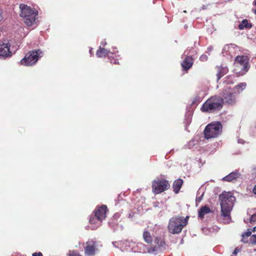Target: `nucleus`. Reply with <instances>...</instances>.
Instances as JSON below:
<instances>
[{
	"label": "nucleus",
	"instance_id": "f257e3e1",
	"mask_svg": "<svg viewBox=\"0 0 256 256\" xmlns=\"http://www.w3.org/2000/svg\"><path fill=\"white\" fill-rule=\"evenodd\" d=\"M219 199L220 201L221 215L224 218V222L228 224L230 222V212L236 198L232 192H224L220 195Z\"/></svg>",
	"mask_w": 256,
	"mask_h": 256
},
{
	"label": "nucleus",
	"instance_id": "f03ea898",
	"mask_svg": "<svg viewBox=\"0 0 256 256\" xmlns=\"http://www.w3.org/2000/svg\"><path fill=\"white\" fill-rule=\"evenodd\" d=\"M223 99L220 96H214L210 97L202 106V112H213L220 110L222 108Z\"/></svg>",
	"mask_w": 256,
	"mask_h": 256
},
{
	"label": "nucleus",
	"instance_id": "7ed1b4c3",
	"mask_svg": "<svg viewBox=\"0 0 256 256\" xmlns=\"http://www.w3.org/2000/svg\"><path fill=\"white\" fill-rule=\"evenodd\" d=\"M20 8L21 11L20 16L24 18V23L28 26H31L36 18L38 11L24 4H20Z\"/></svg>",
	"mask_w": 256,
	"mask_h": 256
},
{
	"label": "nucleus",
	"instance_id": "20e7f679",
	"mask_svg": "<svg viewBox=\"0 0 256 256\" xmlns=\"http://www.w3.org/2000/svg\"><path fill=\"white\" fill-rule=\"evenodd\" d=\"M188 216L186 218L182 216H174L169 220L168 229L169 232L172 234L180 233L184 226H185L188 222L187 219Z\"/></svg>",
	"mask_w": 256,
	"mask_h": 256
},
{
	"label": "nucleus",
	"instance_id": "39448f33",
	"mask_svg": "<svg viewBox=\"0 0 256 256\" xmlns=\"http://www.w3.org/2000/svg\"><path fill=\"white\" fill-rule=\"evenodd\" d=\"M234 72L238 76L245 74L248 70V61L245 56H238L234 62Z\"/></svg>",
	"mask_w": 256,
	"mask_h": 256
},
{
	"label": "nucleus",
	"instance_id": "423d86ee",
	"mask_svg": "<svg viewBox=\"0 0 256 256\" xmlns=\"http://www.w3.org/2000/svg\"><path fill=\"white\" fill-rule=\"evenodd\" d=\"M222 130V125L220 122L210 124L204 129V136L207 139L217 137L221 134Z\"/></svg>",
	"mask_w": 256,
	"mask_h": 256
},
{
	"label": "nucleus",
	"instance_id": "0eeeda50",
	"mask_svg": "<svg viewBox=\"0 0 256 256\" xmlns=\"http://www.w3.org/2000/svg\"><path fill=\"white\" fill-rule=\"evenodd\" d=\"M42 56V52L40 50H33L27 54L24 58L20 60L22 65L31 66L36 63L39 58Z\"/></svg>",
	"mask_w": 256,
	"mask_h": 256
},
{
	"label": "nucleus",
	"instance_id": "6e6552de",
	"mask_svg": "<svg viewBox=\"0 0 256 256\" xmlns=\"http://www.w3.org/2000/svg\"><path fill=\"white\" fill-rule=\"evenodd\" d=\"M106 206L103 205L98 208V210L95 211L94 216L96 218V224L92 228H96L100 224L102 221L104 220L106 217ZM96 220L94 218H90V222L91 224H95Z\"/></svg>",
	"mask_w": 256,
	"mask_h": 256
},
{
	"label": "nucleus",
	"instance_id": "1a4fd4ad",
	"mask_svg": "<svg viewBox=\"0 0 256 256\" xmlns=\"http://www.w3.org/2000/svg\"><path fill=\"white\" fill-rule=\"evenodd\" d=\"M169 187L168 182L166 180L157 178L152 182V190L156 194L161 193L168 190Z\"/></svg>",
	"mask_w": 256,
	"mask_h": 256
},
{
	"label": "nucleus",
	"instance_id": "9d476101",
	"mask_svg": "<svg viewBox=\"0 0 256 256\" xmlns=\"http://www.w3.org/2000/svg\"><path fill=\"white\" fill-rule=\"evenodd\" d=\"M96 242L92 240L88 241L86 244L84 248V254L86 256H94L97 248Z\"/></svg>",
	"mask_w": 256,
	"mask_h": 256
},
{
	"label": "nucleus",
	"instance_id": "9b49d317",
	"mask_svg": "<svg viewBox=\"0 0 256 256\" xmlns=\"http://www.w3.org/2000/svg\"><path fill=\"white\" fill-rule=\"evenodd\" d=\"M8 43H0V56L7 57L11 55Z\"/></svg>",
	"mask_w": 256,
	"mask_h": 256
},
{
	"label": "nucleus",
	"instance_id": "f8f14e48",
	"mask_svg": "<svg viewBox=\"0 0 256 256\" xmlns=\"http://www.w3.org/2000/svg\"><path fill=\"white\" fill-rule=\"evenodd\" d=\"M193 62L192 57L186 56L182 62L181 65L184 70H188L192 66Z\"/></svg>",
	"mask_w": 256,
	"mask_h": 256
},
{
	"label": "nucleus",
	"instance_id": "ddd939ff",
	"mask_svg": "<svg viewBox=\"0 0 256 256\" xmlns=\"http://www.w3.org/2000/svg\"><path fill=\"white\" fill-rule=\"evenodd\" d=\"M223 100H224L226 102L232 104L236 102V99L234 94L230 92H226L223 94Z\"/></svg>",
	"mask_w": 256,
	"mask_h": 256
},
{
	"label": "nucleus",
	"instance_id": "4468645a",
	"mask_svg": "<svg viewBox=\"0 0 256 256\" xmlns=\"http://www.w3.org/2000/svg\"><path fill=\"white\" fill-rule=\"evenodd\" d=\"M240 176V174L238 172H233L228 176L222 178L224 181L231 182L234 180H236Z\"/></svg>",
	"mask_w": 256,
	"mask_h": 256
},
{
	"label": "nucleus",
	"instance_id": "2eb2a0df",
	"mask_svg": "<svg viewBox=\"0 0 256 256\" xmlns=\"http://www.w3.org/2000/svg\"><path fill=\"white\" fill-rule=\"evenodd\" d=\"M212 212V210L210 208L204 206L201 207L198 211V216L200 218H203L205 215Z\"/></svg>",
	"mask_w": 256,
	"mask_h": 256
},
{
	"label": "nucleus",
	"instance_id": "dca6fc26",
	"mask_svg": "<svg viewBox=\"0 0 256 256\" xmlns=\"http://www.w3.org/2000/svg\"><path fill=\"white\" fill-rule=\"evenodd\" d=\"M246 86V82H241L236 85L234 88V92L236 94H239L241 93Z\"/></svg>",
	"mask_w": 256,
	"mask_h": 256
},
{
	"label": "nucleus",
	"instance_id": "f3484780",
	"mask_svg": "<svg viewBox=\"0 0 256 256\" xmlns=\"http://www.w3.org/2000/svg\"><path fill=\"white\" fill-rule=\"evenodd\" d=\"M110 52V51L109 50H106L104 48H102L101 46H100L96 52V55L98 58H102L106 56Z\"/></svg>",
	"mask_w": 256,
	"mask_h": 256
},
{
	"label": "nucleus",
	"instance_id": "a211bd4d",
	"mask_svg": "<svg viewBox=\"0 0 256 256\" xmlns=\"http://www.w3.org/2000/svg\"><path fill=\"white\" fill-rule=\"evenodd\" d=\"M183 181L181 179L176 180L173 184L174 191L176 194H178L182 184Z\"/></svg>",
	"mask_w": 256,
	"mask_h": 256
},
{
	"label": "nucleus",
	"instance_id": "6ab92c4d",
	"mask_svg": "<svg viewBox=\"0 0 256 256\" xmlns=\"http://www.w3.org/2000/svg\"><path fill=\"white\" fill-rule=\"evenodd\" d=\"M228 71V69L226 67H218V72L216 74L217 76V80H218L222 76H224Z\"/></svg>",
	"mask_w": 256,
	"mask_h": 256
},
{
	"label": "nucleus",
	"instance_id": "aec40b11",
	"mask_svg": "<svg viewBox=\"0 0 256 256\" xmlns=\"http://www.w3.org/2000/svg\"><path fill=\"white\" fill-rule=\"evenodd\" d=\"M252 25L248 23L246 20H243L242 22L239 24L238 28L240 30H243L244 28H251Z\"/></svg>",
	"mask_w": 256,
	"mask_h": 256
},
{
	"label": "nucleus",
	"instance_id": "412c9836",
	"mask_svg": "<svg viewBox=\"0 0 256 256\" xmlns=\"http://www.w3.org/2000/svg\"><path fill=\"white\" fill-rule=\"evenodd\" d=\"M143 238L145 242L148 244L152 242V238L148 232H144L143 234Z\"/></svg>",
	"mask_w": 256,
	"mask_h": 256
},
{
	"label": "nucleus",
	"instance_id": "4be33fe9",
	"mask_svg": "<svg viewBox=\"0 0 256 256\" xmlns=\"http://www.w3.org/2000/svg\"><path fill=\"white\" fill-rule=\"evenodd\" d=\"M250 242L252 244H256V234H252L251 236Z\"/></svg>",
	"mask_w": 256,
	"mask_h": 256
},
{
	"label": "nucleus",
	"instance_id": "5701e85b",
	"mask_svg": "<svg viewBox=\"0 0 256 256\" xmlns=\"http://www.w3.org/2000/svg\"><path fill=\"white\" fill-rule=\"evenodd\" d=\"M158 248V247L157 246H154V247H152L150 248H148V252L149 253H154L155 252H156Z\"/></svg>",
	"mask_w": 256,
	"mask_h": 256
},
{
	"label": "nucleus",
	"instance_id": "b1692460",
	"mask_svg": "<svg viewBox=\"0 0 256 256\" xmlns=\"http://www.w3.org/2000/svg\"><path fill=\"white\" fill-rule=\"evenodd\" d=\"M252 231L250 230V229H248L247 230V231L242 234V236L244 238V237H248L250 236H251L252 235Z\"/></svg>",
	"mask_w": 256,
	"mask_h": 256
},
{
	"label": "nucleus",
	"instance_id": "393cba45",
	"mask_svg": "<svg viewBox=\"0 0 256 256\" xmlns=\"http://www.w3.org/2000/svg\"><path fill=\"white\" fill-rule=\"evenodd\" d=\"M208 58V57L206 54H202L200 58V60L202 62H204V61L207 60Z\"/></svg>",
	"mask_w": 256,
	"mask_h": 256
},
{
	"label": "nucleus",
	"instance_id": "a878e982",
	"mask_svg": "<svg viewBox=\"0 0 256 256\" xmlns=\"http://www.w3.org/2000/svg\"><path fill=\"white\" fill-rule=\"evenodd\" d=\"M256 221V214H252L250 219V222H255Z\"/></svg>",
	"mask_w": 256,
	"mask_h": 256
},
{
	"label": "nucleus",
	"instance_id": "bb28decb",
	"mask_svg": "<svg viewBox=\"0 0 256 256\" xmlns=\"http://www.w3.org/2000/svg\"><path fill=\"white\" fill-rule=\"evenodd\" d=\"M69 256H82L76 252H73L70 254Z\"/></svg>",
	"mask_w": 256,
	"mask_h": 256
},
{
	"label": "nucleus",
	"instance_id": "cd10ccee",
	"mask_svg": "<svg viewBox=\"0 0 256 256\" xmlns=\"http://www.w3.org/2000/svg\"><path fill=\"white\" fill-rule=\"evenodd\" d=\"M240 252V249L238 248H236L235 250H234V252H233V254H234V255H236L237 254Z\"/></svg>",
	"mask_w": 256,
	"mask_h": 256
},
{
	"label": "nucleus",
	"instance_id": "c85d7f7f",
	"mask_svg": "<svg viewBox=\"0 0 256 256\" xmlns=\"http://www.w3.org/2000/svg\"><path fill=\"white\" fill-rule=\"evenodd\" d=\"M32 256H42V254L41 252H34L32 254Z\"/></svg>",
	"mask_w": 256,
	"mask_h": 256
},
{
	"label": "nucleus",
	"instance_id": "c756f323",
	"mask_svg": "<svg viewBox=\"0 0 256 256\" xmlns=\"http://www.w3.org/2000/svg\"><path fill=\"white\" fill-rule=\"evenodd\" d=\"M203 194H202L201 195V196H199V197L196 198V201H197V202H200V201L202 200V196H203Z\"/></svg>",
	"mask_w": 256,
	"mask_h": 256
},
{
	"label": "nucleus",
	"instance_id": "7c9ffc66",
	"mask_svg": "<svg viewBox=\"0 0 256 256\" xmlns=\"http://www.w3.org/2000/svg\"><path fill=\"white\" fill-rule=\"evenodd\" d=\"M3 19L2 12V10L0 8V22H1Z\"/></svg>",
	"mask_w": 256,
	"mask_h": 256
},
{
	"label": "nucleus",
	"instance_id": "2f4dec72",
	"mask_svg": "<svg viewBox=\"0 0 256 256\" xmlns=\"http://www.w3.org/2000/svg\"><path fill=\"white\" fill-rule=\"evenodd\" d=\"M101 44L104 46L106 44V42L105 40L102 41L101 42Z\"/></svg>",
	"mask_w": 256,
	"mask_h": 256
},
{
	"label": "nucleus",
	"instance_id": "473e14b6",
	"mask_svg": "<svg viewBox=\"0 0 256 256\" xmlns=\"http://www.w3.org/2000/svg\"><path fill=\"white\" fill-rule=\"evenodd\" d=\"M253 192L256 195V185L253 188Z\"/></svg>",
	"mask_w": 256,
	"mask_h": 256
},
{
	"label": "nucleus",
	"instance_id": "72a5a7b5",
	"mask_svg": "<svg viewBox=\"0 0 256 256\" xmlns=\"http://www.w3.org/2000/svg\"><path fill=\"white\" fill-rule=\"evenodd\" d=\"M256 231V226L254 227L252 230V232H255Z\"/></svg>",
	"mask_w": 256,
	"mask_h": 256
},
{
	"label": "nucleus",
	"instance_id": "f704fd0d",
	"mask_svg": "<svg viewBox=\"0 0 256 256\" xmlns=\"http://www.w3.org/2000/svg\"><path fill=\"white\" fill-rule=\"evenodd\" d=\"M212 46H210L208 48V50L210 52L212 50Z\"/></svg>",
	"mask_w": 256,
	"mask_h": 256
},
{
	"label": "nucleus",
	"instance_id": "c9c22d12",
	"mask_svg": "<svg viewBox=\"0 0 256 256\" xmlns=\"http://www.w3.org/2000/svg\"><path fill=\"white\" fill-rule=\"evenodd\" d=\"M228 46H226L224 48V50H226V49H228Z\"/></svg>",
	"mask_w": 256,
	"mask_h": 256
},
{
	"label": "nucleus",
	"instance_id": "e433bc0d",
	"mask_svg": "<svg viewBox=\"0 0 256 256\" xmlns=\"http://www.w3.org/2000/svg\"><path fill=\"white\" fill-rule=\"evenodd\" d=\"M114 62V64H118V62H116V60H114V62H112H112Z\"/></svg>",
	"mask_w": 256,
	"mask_h": 256
},
{
	"label": "nucleus",
	"instance_id": "4c0bfd02",
	"mask_svg": "<svg viewBox=\"0 0 256 256\" xmlns=\"http://www.w3.org/2000/svg\"><path fill=\"white\" fill-rule=\"evenodd\" d=\"M230 256H236V255H234V254H232V255H231Z\"/></svg>",
	"mask_w": 256,
	"mask_h": 256
},
{
	"label": "nucleus",
	"instance_id": "58836bf2",
	"mask_svg": "<svg viewBox=\"0 0 256 256\" xmlns=\"http://www.w3.org/2000/svg\"><path fill=\"white\" fill-rule=\"evenodd\" d=\"M254 4L256 6V0L254 2Z\"/></svg>",
	"mask_w": 256,
	"mask_h": 256
},
{
	"label": "nucleus",
	"instance_id": "ea45409f",
	"mask_svg": "<svg viewBox=\"0 0 256 256\" xmlns=\"http://www.w3.org/2000/svg\"><path fill=\"white\" fill-rule=\"evenodd\" d=\"M90 53H91V52H92V50H90Z\"/></svg>",
	"mask_w": 256,
	"mask_h": 256
},
{
	"label": "nucleus",
	"instance_id": "a19ab883",
	"mask_svg": "<svg viewBox=\"0 0 256 256\" xmlns=\"http://www.w3.org/2000/svg\"><path fill=\"white\" fill-rule=\"evenodd\" d=\"M186 51H185L184 52V54H186Z\"/></svg>",
	"mask_w": 256,
	"mask_h": 256
},
{
	"label": "nucleus",
	"instance_id": "79ce46f5",
	"mask_svg": "<svg viewBox=\"0 0 256 256\" xmlns=\"http://www.w3.org/2000/svg\"><path fill=\"white\" fill-rule=\"evenodd\" d=\"M184 13H186V10H184Z\"/></svg>",
	"mask_w": 256,
	"mask_h": 256
},
{
	"label": "nucleus",
	"instance_id": "37998d69",
	"mask_svg": "<svg viewBox=\"0 0 256 256\" xmlns=\"http://www.w3.org/2000/svg\"><path fill=\"white\" fill-rule=\"evenodd\" d=\"M254 13L256 14V10H255V11H254Z\"/></svg>",
	"mask_w": 256,
	"mask_h": 256
},
{
	"label": "nucleus",
	"instance_id": "c03bdc74",
	"mask_svg": "<svg viewBox=\"0 0 256 256\" xmlns=\"http://www.w3.org/2000/svg\"><path fill=\"white\" fill-rule=\"evenodd\" d=\"M254 251H256V248L254 249Z\"/></svg>",
	"mask_w": 256,
	"mask_h": 256
}]
</instances>
